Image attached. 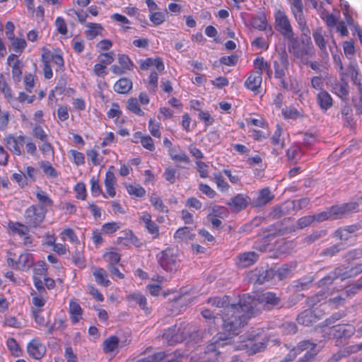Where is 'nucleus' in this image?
<instances>
[{"label":"nucleus","instance_id":"nucleus-1","mask_svg":"<svg viewBox=\"0 0 362 362\" xmlns=\"http://www.w3.org/2000/svg\"><path fill=\"white\" fill-rule=\"evenodd\" d=\"M208 303L216 308H223L221 319L223 332L218 333L209 341L206 353L216 352L220 347L231 345L233 336L238 335L240 329L246 325L245 315L257 313L255 301L247 293L240 297L238 303H232L228 296L210 298Z\"/></svg>","mask_w":362,"mask_h":362},{"label":"nucleus","instance_id":"nucleus-2","mask_svg":"<svg viewBox=\"0 0 362 362\" xmlns=\"http://www.w3.org/2000/svg\"><path fill=\"white\" fill-rule=\"evenodd\" d=\"M252 300L255 301V307L257 310V312L254 313H250V315H245L246 321L248 319L255 317L261 313L262 308L259 306L260 305L267 310H272L279 306L281 307V297L273 292L264 293L259 295L257 298L252 297Z\"/></svg>","mask_w":362,"mask_h":362},{"label":"nucleus","instance_id":"nucleus-3","mask_svg":"<svg viewBox=\"0 0 362 362\" xmlns=\"http://www.w3.org/2000/svg\"><path fill=\"white\" fill-rule=\"evenodd\" d=\"M47 211V208L42 205H32L25 211V223L30 227H37L45 219Z\"/></svg>","mask_w":362,"mask_h":362},{"label":"nucleus","instance_id":"nucleus-4","mask_svg":"<svg viewBox=\"0 0 362 362\" xmlns=\"http://www.w3.org/2000/svg\"><path fill=\"white\" fill-rule=\"evenodd\" d=\"M286 348L289 349L288 354L283 359V362H293L298 355L300 354L303 351H318L316 350L317 344L310 340H303L294 346H288L285 344Z\"/></svg>","mask_w":362,"mask_h":362},{"label":"nucleus","instance_id":"nucleus-5","mask_svg":"<svg viewBox=\"0 0 362 362\" xmlns=\"http://www.w3.org/2000/svg\"><path fill=\"white\" fill-rule=\"evenodd\" d=\"M275 276V270L267 267H257L247 274V278L250 283L255 284H263L269 281Z\"/></svg>","mask_w":362,"mask_h":362},{"label":"nucleus","instance_id":"nucleus-6","mask_svg":"<svg viewBox=\"0 0 362 362\" xmlns=\"http://www.w3.org/2000/svg\"><path fill=\"white\" fill-rule=\"evenodd\" d=\"M157 257L160 267L167 272H175L179 267V261L172 249L167 248Z\"/></svg>","mask_w":362,"mask_h":362},{"label":"nucleus","instance_id":"nucleus-7","mask_svg":"<svg viewBox=\"0 0 362 362\" xmlns=\"http://www.w3.org/2000/svg\"><path fill=\"white\" fill-rule=\"evenodd\" d=\"M276 28L287 40L293 39L294 33L291 25L290 21L282 11H277L275 13Z\"/></svg>","mask_w":362,"mask_h":362},{"label":"nucleus","instance_id":"nucleus-8","mask_svg":"<svg viewBox=\"0 0 362 362\" xmlns=\"http://www.w3.org/2000/svg\"><path fill=\"white\" fill-rule=\"evenodd\" d=\"M288 40L291 42V45H288V51L296 58L303 59L305 56L312 57L314 55L315 51L312 42L310 44L307 42L306 46L301 48L295 36L293 37V39L290 38Z\"/></svg>","mask_w":362,"mask_h":362},{"label":"nucleus","instance_id":"nucleus-9","mask_svg":"<svg viewBox=\"0 0 362 362\" xmlns=\"http://www.w3.org/2000/svg\"><path fill=\"white\" fill-rule=\"evenodd\" d=\"M185 329H182L181 327L174 325L166 329L163 334V339L169 344L173 345L180 343L187 339Z\"/></svg>","mask_w":362,"mask_h":362},{"label":"nucleus","instance_id":"nucleus-10","mask_svg":"<svg viewBox=\"0 0 362 362\" xmlns=\"http://www.w3.org/2000/svg\"><path fill=\"white\" fill-rule=\"evenodd\" d=\"M7 264L14 269L27 271L33 265L34 259L32 254L25 252L19 256L17 261L12 257H8Z\"/></svg>","mask_w":362,"mask_h":362},{"label":"nucleus","instance_id":"nucleus-11","mask_svg":"<svg viewBox=\"0 0 362 362\" xmlns=\"http://www.w3.org/2000/svg\"><path fill=\"white\" fill-rule=\"evenodd\" d=\"M358 204L356 202H349L341 205H334L329 207L332 219L341 218L350 213L358 211Z\"/></svg>","mask_w":362,"mask_h":362},{"label":"nucleus","instance_id":"nucleus-12","mask_svg":"<svg viewBox=\"0 0 362 362\" xmlns=\"http://www.w3.org/2000/svg\"><path fill=\"white\" fill-rule=\"evenodd\" d=\"M355 327L349 324H339L330 328L329 334L336 339H349L355 333Z\"/></svg>","mask_w":362,"mask_h":362},{"label":"nucleus","instance_id":"nucleus-13","mask_svg":"<svg viewBox=\"0 0 362 362\" xmlns=\"http://www.w3.org/2000/svg\"><path fill=\"white\" fill-rule=\"evenodd\" d=\"M266 346V343L263 341L259 342H256V341H240V344L237 345L235 349L238 350L245 349L248 355H252L263 351Z\"/></svg>","mask_w":362,"mask_h":362},{"label":"nucleus","instance_id":"nucleus-14","mask_svg":"<svg viewBox=\"0 0 362 362\" xmlns=\"http://www.w3.org/2000/svg\"><path fill=\"white\" fill-rule=\"evenodd\" d=\"M251 199L248 196L238 194L228 202L226 204L229 206L232 211L237 213L245 209L250 203L251 204Z\"/></svg>","mask_w":362,"mask_h":362},{"label":"nucleus","instance_id":"nucleus-15","mask_svg":"<svg viewBox=\"0 0 362 362\" xmlns=\"http://www.w3.org/2000/svg\"><path fill=\"white\" fill-rule=\"evenodd\" d=\"M344 73H340V81L335 80L331 83L332 91L342 100H345L349 95V86L344 79Z\"/></svg>","mask_w":362,"mask_h":362},{"label":"nucleus","instance_id":"nucleus-16","mask_svg":"<svg viewBox=\"0 0 362 362\" xmlns=\"http://www.w3.org/2000/svg\"><path fill=\"white\" fill-rule=\"evenodd\" d=\"M274 198L269 187H264L259 191L257 197L253 199L251 202V205L253 207L259 208L262 207L269 203Z\"/></svg>","mask_w":362,"mask_h":362},{"label":"nucleus","instance_id":"nucleus-17","mask_svg":"<svg viewBox=\"0 0 362 362\" xmlns=\"http://www.w3.org/2000/svg\"><path fill=\"white\" fill-rule=\"evenodd\" d=\"M27 351L30 356L39 360L44 356L46 349L38 339H33L28 344Z\"/></svg>","mask_w":362,"mask_h":362},{"label":"nucleus","instance_id":"nucleus-18","mask_svg":"<svg viewBox=\"0 0 362 362\" xmlns=\"http://www.w3.org/2000/svg\"><path fill=\"white\" fill-rule=\"evenodd\" d=\"M25 136H19L14 137L13 136H8L6 138V143L7 148L15 155L20 156L21 149L25 144Z\"/></svg>","mask_w":362,"mask_h":362},{"label":"nucleus","instance_id":"nucleus-19","mask_svg":"<svg viewBox=\"0 0 362 362\" xmlns=\"http://www.w3.org/2000/svg\"><path fill=\"white\" fill-rule=\"evenodd\" d=\"M259 259V255L255 252H245L237 256L236 264L239 267L246 268L254 264Z\"/></svg>","mask_w":362,"mask_h":362},{"label":"nucleus","instance_id":"nucleus-20","mask_svg":"<svg viewBox=\"0 0 362 362\" xmlns=\"http://www.w3.org/2000/svg\"><path fill=\"white\" fill-rule=\"evenodd\" d=\"M346 275L344 273V266H341L335 268L333 271L329 272L327 276L322 278L319 284L321 286H329L333 283V281L337 279H340L341 281L346 279Z\"/></svg>","mask_w":362,"mask_h":362},{"label":"nucleus","instance_id":"nucleus-21","mask_svg":"<svg viewBox=\"0 0 362 362\" xmlns=\"http://www.w3.org/2000/svg\"><path fill=\"white\" fill-rule=\"evenodd\" d=\"M318 320L317 315L310 309H306L300 313L297 318V322L304 326H310Z\"/></svg>","mask_w":362,"mask_h":362},{"label":"nucleus","instance_id":"nucleus-22","mask_svg":"<svg viewBox=\"0 0 362 362\" xmlns=\"http://www.w3.org/2000/svg\"><path fill=\"white\" fill-rule=\"evenodd\" d=\"M262 81L259 71H255L250 74L245 82L246 88L252 91L256 92L260 88Z\"/></svg>","mask_w":362,"mask_h":362},{"label":"nucleus","instance_id":"nucleus-23","mask_svg":"<svg viewBox=\"0 0 362 362\" xmlns=\"http://www.w3.org/2000/svg\"><path fill=\"white\" fill-rule=\"evenodd\" d=\"M317 101L320 108L327 110L333 105L331 95L325 90H321L317 95Z\"/></svg>","mask_w":362,"mask_h":362},{"label":"nucleus","instance_id":"nucleus-24","mask_svg":"<svg viewBox=\"0 0 362 362\" xmlns=\"http://www.w3.org/2000/svg\"><path fill=\"white\" fill-rule=\"evenodd\" d=\"M313 36L315 44L318 46L322 53L327 57L328 53L327 51L326 42L322 35V28H316L313 33Z\"/></svg>","mask_w":362,"mask_h":362},{"label":"nucleus","instance_id":"nucleus-25","mask_svg":"<svg viewBox=\"0 0 362 362\" xmlns=\"http://www.w3.org/2000/svg\"><path fill=\"white\" fill-rule=\"evenodd\" d=\"M132 88V81L127 78H122L118 80L114 86V90L121 94L127 93Z\"/></svg>","mask_w":362,"mask_h":362},{"label":"nucleus","instance_id":"nucleus-26","mask_svg":"<svg viewBox=\"0 0 362 362\" xmlns=\"http://www.w3.org/2000/svg\"><path fill=\"white\" fill-rule=\"evenodd\" d=\"M69 313L73 323L79 322L82 316V309L80 305L74 300H71L69 303Z\"/></svg>","mask_w":362,"mask_h":362},{"label":"nucleus","instance_id":"nucleus-27","mask_svg":"<svg viewBox=\"0 0 362 362\" xmlns=\"http://www.w3.org/2000/svg\"><path fill=\"white\" fill-rule=\"evenodd\" d=\"M93 275L97 284L104 287H107L110 284V281L107 279V273L104 269L96 268L93 272Z\"/></svg>","mask_w":362,"mask_h":362},{"label":"nucleus","instance_id":"nucleus-28","mask_svg":"<svg viewBox=\"0 0 362 362\" xmlns=\"http://www.w3.org/2000/svg\"><path fill=\"white\" fill-rule=\"evenodd\" d=\"M192 230L193 228L191 227L180 228L175 233L174 238L180 240H192L194 237V234L192 233Z\"/></svg>","mask_w":362,"mask_h":362},{"label":"nucleus","instance_id":"nucleus-29","mask_svg":"<svg viewBox=\"0 0 362 362\" xmlns=\"http://www.w3.org/2000/svg\"><path fill=\"white\" fill-rule=\"evenodd\" d=\"M86 26L88 28L86 37L88 40H93L96 36L102 35L103 28L100 24L88 23Z\"/></svg>","mask_w":362,"mask_h":362},{"label":"nucleus","instance_id":"nucleus-30","mask_svg":"<svg viewBox=\"0 0 362 362\" xmlns=\"http://www.w3.org/2000/svg\"><path fill=\"white\" fill-rule=\"evenodd\" d=\"M115 177L113 173L108 171L106 173L105 185L107 190V193L112 197H113L116 192L115 189Z\"/></svg>","mask_w":362,"mask_h":362},{"label":"nucleus","instance_id":"nucleus-31","mask_svg":"<svg viewBox=\"0 0 362 362\" xmlns=\"http://www.w3.org/2000/svg\"><path fill=\"white\" fill-rule=\"evenodd\" d=\"M291 9L295 19L305 17L303 14V4L302 0H291Z\"/></svg>","mask_w":362,"mask_h":362},{"label":"nucleus","instance_id":"nucleus-32","mask_svg":"<svg viewBox=\"0 0 362 362\" xmlns=\"http://www.w3.org/2000/svg\"><path fill=\"white\" fill-rule=\"evenodd\" d=\"M341 113L343 117V119L345 122V125L346 127H354V118H353V111L351 107L348 105H344L341 107Z\"/></svg>","mask_w":362,"mask_h":362},{"label":"nucleus","instance_id":"nucleus-33","mask_svg":"<svg viewBox=\"0 0 362 362\" xmlns=\"http://www.w3.org/2000/svg\"><path fill=\"white\" fill-rule=\"evenodd\" d=\"M327 235V230H322L319 231H314L309 235H307L303 240V243L307 245L312 244L319 239L325 237Z\"/></svg>","mask_w":362,"mask_h":362},{"label":"nucleus","instance_id":"nucleus-34","mask_svg":"<svg viewBox=\"0 0 362 362\" xmlns=\"http://www.w3.org/2000/svg\"><path fill=\"white\" fill-rule=\"evenodd\" d=\"M150 202L156 210L163 213H167L168 211V207L163 204L161 199L156 194H153L151 196Z\"/></svg>","mask_w":362,"mask_h":362},{"label":"nucleus","instance_id":"nucleus-35","mask_svg":"<svg viewBox=\"0 0 362 362\" xmlns=\"http://www.w3.org/2000/svg\"><path fill=\"white\" fill-rule=\"evenodd\" d=\"M11 40V48L20 55L25 48L27 43L24 39L13 37Z\"/></svg>","mask_w":362,"mask_h":362},{"label":"nucleus","instance_id":"nucleus-36","mask_svg":"<svg viewBox=\"0 0 362 362\" xmlns=\"http://www.w3.org/2000/svg\"><path fill=\"white\" fill-rule=\"evenodd\" d=\"M45 174L50 178H56L58 176L57 170L47 161H42L40 164Z\"/></svg>","mask_w":362,"mask_h":362},{"label":"nucleus","instance_id":"nucleus-37","mask_svg":"<svg viewBox=\"0 0 362 362\" xmlns=\"http://www.w3.org/2000/svg\"><path fill=\"white\" fill-rule=\"evenodd\" d=\"M343 258L348 264H350L356 259L362 258V250L360 248L351 250L343 256Z\"/></svg>","mask_w":362,"mask_h":362},{"label":"nucleus","instance_id":"nucleus-38","mask_svg":"<svg viewBox=\"0 0 362 362\" xmlns=\"http://www.w3.org/2000/svg\"><path fill=\"white\" fill-rule=\"evenodd\" d=\"M119 339L116 336H111L104 341V351L106 353L113 351L118 346Z\"/></svg>","mask_w":362,"mask_h":362},{"label":"nucleus","instance_id":"nucleus-39","mask_svg":"<svg viewBox=\"0 0 362 362\" xmlns=\"http://www.w3.org/2000/svg\"><path fill=\"white\" fill-rule=\"evenodd\" d=\"M263 330L262 329H253L251 332H248L245 336L240 337L241 341H255L257 339H262Z\"/></svg>","mask_w":362,"mask_h":362},{"label":"nucleus","instance_id":"nucleus-40","mask_svg":"<svg viewBox=\"0 0 362 362\" xmlns=\"http://www.w3.org/2000/svg\"><path fill=\"white\" fill-rule=\"evenodd\" d=\"M296 21H297L299 28L302 32V35L308 37L307 42L310 44V42H312L310 37V31L308 26L307 25L305 18H298L296 19Z\"/></svg>","mask_w":362,"mask_h":362},{"label":"nucleus","instance_id":"nucleus-41","mask_svg":"<svg viewBox=\"0 0 362 362\" xmlns=\"http://www.w3.org/2000/svg\"><path fill=\"white\" fill-rule=\"evenodd\" d=\"M9 227L13 231L17 233L20 235H28V233L29 232L28 225L25 226L19 222H15V223L11 222L9 223Z\"/></svg>","mask_w":362,"mask_h":362},{"label":"nucleus","instance_id":"nucleus-42","mask_svg":"<svg viewBox=\"0 0 362 362\" xmlns=\"http://www.w3.org/2000/svg\"><path fill=\"white\" fill-rule=\"evenodd\" d=\"M344 273L346 275V279L359 275L362 273V262L352 267L349 270L344 267Z\"/></svg>","mask_w":362,"mask_h":362},{"label":"nucleus","instance_id":"nucleus-43","mask_svg":"<svg viewBox=\"0 0 362 362\" xmlns=\"http://www.w3.org/2000/svg\"><path fill=\"white\" fill-rule=\"evenodd\" d=\"M185 333L187 334V337H188L190 339L194 340V341H199L204 339L207 333H209V332H206V329H197L193 330L190 333L189 330L185 331Z\"/></svg>","mask_w":362,"mask_h":362},{"label":"nucleus","instance_id":"nucleus-44","mask_svg":"<svg viewBox=\"0 0 362 362\" xmlns=\"http://www.w3.org/2000/svg\"><path fill=\"white\" fill-rule=\"evenodd\" d=\"M272 238V235H270V234L267 235L266 236L261 238L260 240H258L255 243V247L261 252L266 251L269 245L270 240H271Z\"/></svg>","mask_w":362,"mask_h":362},{"label":"nucleus","instance_id":"nucleus-45","mask_svg":"<svg viewBox=\"0 0 362 362\" xmlns=\"http://www.w3.org/2000/svg\"><path fill=\"white\" fill-rule=\"evenodd\" d=\"M127 108L129 110L138 115L143 116L144 115V112L141 110L140 107L139 106L137 100L134 98H131L128 100Z\"/></svg>","mask_w":362,"mask_h":362},{"label":"nucleus","instance_id":"nucleus-46","mask_svg":"<svg viewBox=\"0 0 362 362\" xmlns=\"http://www.w3.org/2000/svg\"><path fill=\"white\" fill-rule=\"evenodd\" d=\"M228 214V211L226 208L216 205L211 208V212L208 215L223 218L226 217Z\"/></svg>","mask_w":362,"mask_h":362},{"label":"nucleus","instance_id":"nucleus-47","mask_svg":"<svg viewBox=\"0 0 362 362\" xmlns=\"http://www.w3.org/2000/svg\"><path fill=\"white\" fill-rule=\"evenodd\" d=\"M36 197L40 203L39 205L45 206V208H47V206H51L53 204L52 200L47 196L46 192L42 190L37 192Z\"/></svg>","mask_w":362,"mask_h":362},{"label":"nucleus","instance_id":"nucleus-48","mask_svg":"<svg viewBox=\"0 0 362 362\" xmlns=\"http://www.w3.org/2000/svg\"><path fill=\"white\" fill-rule=\"evenodd\" d=\"M280 329L284 334H293L297 332V326L294 322H286L281 325Z\"/></svg>","mask_w":362,"mask_h":362},{"label":"nucleus","instance_id":"nucleus-49","mask_svg":"<svg viewBox=\"0 0 362 362\" xmlns=\"http://www.w3.org/2000/svg\"><path fill=\"white\" fill-rule=\"evenodd\" d=\"M344 356L346 358L353 354H356L362 350V343L358 344H352L340 349Z\"/></svg>","mask_w":362,"mask_h":362},{"label":"nucleus","instance_id":"nucleus-50","mask_svg":"<svg viewBox=\"0 0 362 362\" xmlns=\"http://www.w3.org/2000/svg\"><path fill=\"white\" fill-rule=\"evenodd\" d=\"M326 298L324 293H318L306 300V304L310 308H313L317 305L319 303Z\"/></svg>","mask_w":362,"mask_h":362},{"label":"nucleus","instance_id":"nucleus-51","mask_svg":"<svg viewBox=\"0 0 362 362\" xmlns=\"http://www.w3.org/2000/svg\"><path fill=\"white\" fill-rule=\"evenodd\" d=\"M127 190L129 194L136 197H142L146 194V190L140 185H129L127 187Z\"/></svg>","mask_w":362,"mask_h":362},{"label":"nucleus","instance_id":"nucleus-52","mask_svg":"<svg viewBox=\"0 0 362 362\" xmlns=\"http://www.w3.org/2000/svg\"><path fill=\"white\" fill-rule=\"evenodd\" d=\"M103 257L108 262V265H116L120 261V255L116 252H108L104 254Z\"/></svg>","mask_w":362,"mask_h":362},{"label":"nucleus","instance_id":"nucleus-53","mask_svg":"<svg viewBox=\"0 0 362 362\" xmlns=\"http://www.w3.org/2000/svg\"><path fill=\"white\" fill-rule=\"evenodd\" d=\"M341 245H342V244H336V245H332L331 247L325 249L320 253V256L333 257L335 255H337V253H339L342 250V248L341 247Z\"/></svg>","mask_w":362,"mask_h":362},{"label":"nucleus","instance_id":"nucleus-54","mask_svg":"<svg viewBox=\"0 0 362 362\" xmlns=\"http://www.w3.org/2000/svg\"><path fill=\"white\" fill-rule=\"evenodd\" d=\"M251 24L253 28L259 30H267V21L264 16L253 18Z\"/></svg>","mask_w":362,"mask_h":362},{"label":"nucleus","instance_id":"nucleus-55","mask_svg":"<svg viewBox=\"0 0 362 362\" xmlns=\"http://www.w3.org/2000/svg\"><path fill=\"white\" fill-rule=\"evenodd\" d=\"M250 160V165L254 168L255 173L257 176H261L262 172L266 168V165H263L262 163V160Z\"/></svg>","mask_w":362,"mask_h":362},{"label":"nucleus","instance_id":"nucleus-56","mask_svg":"<svg viewBox=\"0 0 362 362\" xmlns=\"http://www.w3.org/2000/svg\"><path fill=\"white\" fill-rule=\"evenodd\" d=\"M118 62L124 69L131 70L134 66L129 57L125 54H119Z\"/></svg>","mask_w":362,"mask_h":362},{"label":"nucleus","instance_id":"nucleus-57","mask_svg":"<svg viewBox=\"0 0 362 362\" xmlns=\"http://www.w3.org/2000/svg\"><path fill=\"white\" fill-rule=\"evenodd\" d=\"M150 21L155 25L163 23L165 20V13L161 12H154L150 15Z\"/></svg>","mask_w":362,"mask_h":362},{"label":"nucleus","instance_id":"nucleus-58","mask_svg":"<svg viewBox=\"0 0 362 362\" xmlns=\"http://www.w3.org/2000/svg\"><path fill=\"white\" fill-rule=\"evenodd\" d=\"M344 54L349 57L352 58L355 54L354 42L352 40L345 41L343 44Z\"/></svg>","mask_w":362,"mask_h":362},{"label":"nucleus","instance_id":"nucleus-59","mask_svg":"<svg viewBox=\"0 0 362 362\" xmlns=\"http://www.w3.org/2000/svg\"><path fill=\"white\" fill-rule=\"evenodd\" d=\"M282 115L285 118L296 119L299 115V112L293 107H286L282 109Z\"/></svg>","mask_w":362,"mask_h":362},{"label":"nucleus","instance_id":"nucleus-60","mask_svg":"<svg viewBox=\"0 0 362 362\" xmlns=\"http://www.w3.org/2000/svg\"><path fill=\"white\" fill-rule=\"evenodd\" d=\"M12 66V76L16 82L20 81L21 76L22 74L21 67L20 66L19 60H16Z\"/></svg>","mask_w":362,"mask_h":362},{"label":"nucleus","instance_id":"nucleus-61","mask_svg":"<svg viewBox=\"0 0 362 362\" xmlns=\"http://www.w3.org/2000/svg\"><path fill=\"white\" fill-rule=\"evenodd\" d=\"M254 66L256 69V71H259V74L262 75L263 69H268L269 65L267 62H264L263 57H257L254 61Z\"/></svg>","mask_w":362,"mask_h":362},{"label":"nucleus","instance_id":"nucleus-62","mask_svg":"<svg viewBox=\"0 0 362 362\" xmlns=\"http://www.w3.org/2000/svg\"><path fill=\"white\" fill-rule=\"evenodd\" d=\"M72 261L79 268H83L86 266L84 257L79 251H76L72 256Z\"/></svg>","mask_w":362,"mask_h":362},{"label":"nucleus","instance_id":"nucleus-63","mask_svg":"<svg viewBox=\"0 0 362 362\" xmlns=\"http://www.w3.org/2000/svg\"><path fill=\"white\" fill-rule=\"evenodd\" d=\"M290 272L289 267L284 264L279 268L278 270L275 271V276H276L279 280H283L289 275Z\"/></svg>","mask_w":362,"mask_h":362},{"label":"nucleus","instance_id":"nucleus-64","mask_svg":"<svg viewBox=\"0 0 362 362\" xmlns=\"http://www.w3.org/2000/svg\"><path fill=\"white\" fill-rule=\"evenodd\" d=\"M119 228V226L117 223L112 222L105 223L102 227V231L106 234H110L115 233L117 229Z\"/></svg>","mask_w":362,"mask_h":362}]
</instances>
